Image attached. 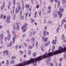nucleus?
<instances>
[{"label": "nucleus", "mask_w": 66, "mask_h": 66, "mask_svg": "<svg viewBox=\"0 0 66 66\" xmlns=\"http://www.w3.org/2000/svg\"><path fill=\"white\" fill-rule=\"evenodd\" d=\"M58 15H59V18H61V17H62V15H63V14H61V12H58Z\"/></svg>", "instance_id": "12"}, {"label": "nucleus", "mask_w": 66, "mask_h": 66, "mask_svg": "<svg viewBox=\"0 0 66 66\" xmlns=\"http://www.w3.org/2000/svg\"><path fill=\"white\" fill-rule=\"evenodd\" d=\"M16 23V25L15 26L16 29L17 30H19V27L18 26V23Z\"/></svg>", "instance_id": "7"}, {"label": "nucleus", "mask_w": 66, "mask_h": 66, "mask_svg": "<svg viewBox=\"0 0 66 66\" xmlns=\"http://www.w3.org/2000/svg\"><path fill=\"white\" fill-rule=\"evenodd\" d=\"M26 41L29 42L30 41V39H27L26 40Z\"/></svg>", "instance_id": "61"}, {"label": "nucleus", "mask_w": 66, "mask_h": 66, "mask_svg": "<svg viewBox=\"0 0 66 66\" xmlns=\"http://www.w3.org/2000/svg\"><path fill=\"white\" fill-rule=\"evenodd\" d=\"M56 41H57V40L56 39H55V41L54 42V40H53L52 41V44H53L54 45L56 44Z\"/></svg>", "instance_id": "10"}, {"label": "nucleus", "mask_w": 66, "mask_h": 66, "mask_svg": "<svg viewBox=\"0 0 66 66\" xmlns=\"http://www.w3.org/2000/svg\"><path fill=\"white\" fill-rule=\"evenodd\" d=\"M42 39L43 40V41L44 42H46L48 41V38L46 37L45 38L44 36H43L42 38Z\"/></svg>", "instance_id": "3"}, {"label": "nucleus", "mask_w": 66, "mask_h": 66, "mask_svg": "<svg viewBox=\"0 0 66 66\" xmlns=\"http://www.w3.org/2000/svg\"><path fill=\"white\" fill-rule=\"evenodd\" d=\"M11 16L9 15V20L11 19Z\"/></svg>", "instance_id": "63"}, {"label": "nucleus", "mask_w": 66, "mask_h": 66, "mask_svg": "<svg viewBox=\"0 0 66 66\" xmlns=\"http://www.w3.org/2000/svg\"><path fill=\"white\" fill-rule=\"evenodd\" d=\"M37 53L36 52H34L32 54L33 56V57H35Z\"/></svg>", "instance_id": "16"}, {"label": "nucleus", "mask_w": 66, "mask_h": 66, "mask_svg": "<svg viewBox=\"0 0 66 66\" xmlns=\"http://www.w3.org/2000/svg\"><path fill=\"white\" fill-rule=\"evenodd\" d=\"M15 38H16V37L15 36L13 37V38H12L13 40L12 43H13V44H14L15 42Z\"/></svg>", "instance_id": "13"}, {"label": "nucleus", "mask_w": 66, "mask_h": 66, "mask_svg": "<svg viewBox=\"0 0 66 66\" xmlns=\"http://www.w3.org/2000/svg\"><path fill=\"white\" fill-rule=\"evenodd\" d=\"M29 35L30 36H32V32H31L30 31L29 32Z\"/></svg>", "instance_id": "23"}, {"label": "nucleus", "mask_w": 66, "mask_h": 66, "mask_svg": "<svg viewBox=\"0 0 66 66\" xmlns=\"http://www.w3.org/2000/svg\"><path fill=\"white\" fill-rule=\"evenodd\" d=\"M44 28L45 30H47V27L46 26H45Z\"/></svg>", "instance_id": "53"}, {"label": "nucleus", "mask_w": 66, "mask_h": 66, "mask_svg": "<svg viewBox=\"0 0 66 66\" xmlns=\"http://www.w3.org/2000/svg\"><path fill=\"white\" fill-rule=\"evenodd\" d=\"M38 44V42H37L36 44V47H37L36 48L37 49H38V46H37V44Z\"/></svg>", "instance_id": "34"}, {"label": "nucleus", "mask_w": 66, "mask_h": 66, "mask_svg": "<svg viewBox=\"0 0 66 66\" xmlns=\"http://www.w3.org/2000/svg\"><path fill=\"white\" fill-rule=\"evenodd\" d=\"M3 53L4 54H5V53H6V55H8L9 54V51L8 50L7 51H4L3 52Z\"/></svg>", "instance_id": "11"}, {"label": "nucleus", "mask_w": 66, "mask_h": 66, "mask_svg": "<svg viewBox=\"0 0 66 66\" xmlns=\"http://www.w3.org/2000/svg\"><path fill=\"white\" fill-rule=\"evenodd\" d=\"M24 45L25 46V47H27V44L26 43H24Z\"/></svg>", "instance_id": "52"}, {"label": "nucleus", "mask_w": 66, "mask_h": 66, "mask_svg": "<svg viewBox=\"0 0 66 66\" xmlns=\"http://www.w3.org/2000/svg\"><path fill=\"white\" fill-rule=\"evenodd\" d=\"M32 47H34V45H35V43H32Z\"/></svg>", "instance_id": "59"}, {"label": "nucleus", "mask_w": 66, "mask_h": 66, "mask_svg": "<svg viewBox=\"0 0 66 66\" xmlns=\"http://www.w3.org/2000/svg\"><path fill=\"white\" fill-rule=\"evenodd\" d=\"M39 8V5H37V9H38Z\"/></svg>", "instance_id": "62"}, {"label": "nucleus", "mask_w": 66, "mask_h": 66, "mask_svg": "<svg viewBox=\"0 0 66 66\" xmlns=\"http://www.w3.org/2000/svg\"><path fill=\"white\" fill-rule=\"evenodd\" d=\"M9 36L10 38H11V34H10V33H9Z\"/></svg>", "instance_id": "54"}, {"label": "nucleus", "mask_w": 66, "mask_h": 66, "mask_svg": "<svg viewBox=\"0 0 66 66\" xmlns=\"http://www.w3.org/2000/svg\"><path fill=\"white\" fill-rule=\"evenodd\" d=\"M58 63L57 62H56L55 63V66H57L58 65V64H57Z\"/></svg>", "instance_id": "64"}, {"label": "nucleus", "mask_w": 66, "mask_h": 66, "mask_svg": "<svg viewBox=\"0 0 66 66\" xmlns=\"http://www.w3.org/2000/svg\"><path fill=\"white\" fill-rule=\"evenodd\" d=\"M60 11L61 12V13H62V12H63V11H65V9L63 8H61L60 9Z\"/></svg>", "instance_id": "14"}, {"label": "nucleus", "mask_w": 66, "mask_h": 66, "mask_svg": "<svg viewBox=\"0 0 66 66\" xmlns=\"http://www.w3.org/2000/svg\"><path fill=\"white\" fill-rule=\"evenodd\" d=\"M21 10V8L20 6H19L18 7L15 9V13L16 14H17V13H19Z\"/></svg>", "instance_id": "2"}, {"label": "nucleus", "mask_w": 66, "mask_h": 66, "mask_svg": "<svg viewBox=\"0 0 66 66\" xmlns=\"http://www.w3.org/2000/svg\"><path fill=\"white\" fill-rule=\"evenodd\" d=\"M11 2L9 1V7L11 5Z\"/></svg>", "instance_id": "27"}, {"label": "nucleus", "mask_w": 66, "mask_h": 66, "mask_svg": "<svg viewBox=\"0 0 66 66\" xmlns=\"http://www.w3.org/2000/svg\"><path fill=\"white\" fill-rule=\"evenodd\" d=\"M53 15L54 18H57V15L56 14V11H54L53 13Z\"/></svg>", "instance_id": "6"}, {"label": "nucleus", "mask_w": 66, "mask_h": 66, "mask_svg": "<svg viewBox=\"0 0 66 66\" xmlns=\"http://www.w3.org/2000/svg\"><path fill=\"white\" fill-rule=\"evenodd\" d=\"M15 48L16 49H17V48H18V46L17 45H16L15 46Z\"/></svg>", "instance_id": "56"}, {"label": "nucleus", "mask_w": 66, "mask_h": 66, "mask_svg": "<svg viewBox=\"0 0 66 66\" xmlns=\"http://www.w3.org/2000/svg\"><path fill=\"white\" fill-rule=\"evenodd\" d=\"M31 40H32V41H33L34 43H35V41H34L35 40V39L34 38H32L31 39Z\"/></svg>", "instance_id": "26"}, {"label": "nucleus", "mask_w": 66, "mask_h": 66, "mask_svg": "<svg viewBox=\"0 0 66 66\" xmlns=\"http://www.w3.org/2000/svg\"><path fill=\"white\" fill-rule=\"evenodd\" d=\"M63 56H64V59H66V54H63Z\"/></svg>", "instance_id": "47"}, {"label": "nucleus", "mask_w": 66, "mask_h": 66, "mask_svg": "<svg viewBox=\"0 0 66 66\" xmlns=\"http://www.w3.org/2000/svg\"><path fill=\"white\" fill-rule=\"evenodd\" d=\"M15 29H16V28H15V26L14 25V27H13V30H15Z\"/></svg>", "instance_id": "46"}, {"label": "nucleus", "mask_w": 66, "mask_h": 66, "mask_svg": "<svg viewBox=\"0 0 66 66\" xmlns=\"http://www.w3.org/2000/svg\"><path fill=\"white\" fill-rule=\"evenodd\" d=\"M51 6H49L48 7V9H49V10H51L50 9H51Z\"/></svg>", "instance_id": "51"}, {"label": "nucleus", "mask_w": 66, "mask_h": 66, "mask_svg": "<svg viewBox=\"0 0 66 66\" xmlns=\"http://www.w3.org/2000/svg\"><path fill=\"white\" fill-rule=\"evenodd\" d=\"M48 45L47 43H46L45 44L44 46L45 47H48Z\"/></svg>", "instance_id": "37"}, {"label": "nucleus", "mask_w": 66, "mask_h": 66, "mask_svg": "<svg viewBox=\"0 0 66 66\" xmlns=\"http://www.w3.org/2000/svg\"><path fill=\"white\" fill-rule=\"evenodd\" d=\"M22 36L23 37H25V36H26V34H24L23 35H22Z\"/></svg>", "instance_id": "58"}, {"label": "nucleus", "mask_w": 66, "mask_h": 66, "mask_svg": "<svg viewBox=\"0 0 66 66\" xmlns=\"http://www.w3.org/2000/svg\"><path fill=\"white\" fill-rule=\"evenodd\" d=\"M64 29H66V24H65L64 25Z\"/></svg>", "instance_id": "57"}, {"label": "nucleus", "mask_w": 66, "mask_h": 66, "mask_svg": "<svg viewBox=\"0 0 66 66\" xmlns=\"http://www.w3.org/2000/svg\"><path fill=\"white\" fill-rule=\"evenodd\" d=\"M22 32H23V33H24V32H25L26 31V28H24L22 30Z\"/></svg>", "instance_id": "25"}, {"label": "nucleus", "mask_w": 66, "mask_h": 66, "mask_svg": "<svg viewBox=\"0 0 66 66\" xmlns=\"http://www.w3.org/2000/svg\"><path fill=\"white\" fill-rule=\"evenodd\" d=\"M58 64L59 65L58 66H61L62 65V63H60Z\"/></svg>", "instance_id": "48"}, {"label": "nucleus", "mask_w": 66, "mask_h": 66, "mask_svg": "<svg viewBox=\"0 0 66 66\" xmlns=\"http://www.w3.org/2000/svg\"><path fill=\"white\" fill-rule=\"evenodd\" d=\"M12 45V42H11L9 45V47H10Z\"/></svg>", "instance_id": "28"}, {"label": "nucleus", "mask_w": 66, "mask_h": 66, "mask_svg": "<svg viewBox=\"0 0 66 66\" xmlns=\"http://www.w3.org/2000/svg\"><path fill=\"white\" fill-rule=\"evenodd\" d=\"M62 37L63 39H65V36H64V34H63L62 36Z\"/></svg>", "instance_id": "31"}, {"label": "nucleus", "mask_w": 66, "mask_h": 66, "mask_svg": "<svg viewBox=\"0 0 66 66\" xmlns=\"http://www.w3.org/2000/svg\"><path fill=\"white\" fill-rule=\"evenodd\" d=\"M50 66H54L52 63H50Z\"/></svg>", "instance_id": "43"}, {"label": "nucleus", "mask_w": 66, "mask_h": 66, "mask_svg": "<svg viewBox=\"0 0 66 66\" xmlns=\"http://www.w3.org/2000/svg\"><path fill=\"white\" fill-rule=\"evenodd\" d=\"M6 66H9V60H6Z\"/></svg>", "instance_id": "21"}, {"label": "nucleus", "mask_w": 66, "mask_h": 66, "mask_svg": "<svg viewBox=\"0 0 66 66\" xmlns=\"http://www.w3.org/2000/svg\"><path fill=\"white\" fill-rule=\"evenodd\" d=\"M2 63L3 64H4V61H2Z\"/></svg>", "instance_id": "60"}, {"label": "nucleus", "mask_w": 66, "mask_h": 66, "mask_svg": "<svg viewBox=\"0 0 66 66\" xmlns=\"http://www.w3.org/2000/svg\"><path fill=\"white\" fill-rule=\"evenodd\" d=\"M29 7H30V5H29L28 4H26L25 6V7H26L27 8V9H29Z\"/></svg>", "instance_id": "17"}, {"label": "nucleus", "mask_w": 66, "mask_h": 66, "mask_svg": "<svg viewBox=\"0 0 66 66\" xmlns=\"http://www.w3.org/2000/svg\"><path fill=\"white\" fill-rule=\"evenodd\" d=\"M15 19H16V14H14L13 18V20H15Z\"/></svg>", "instance_id": "19"}, {"label": "nucleus", "mask_w": 66, "mask_h": 66, "mask_svg": "<svg viewBox=\"0 0 66 66\" xmlns=\"http://www.w3.org/2000/svg\"><path fill=\"white\" fill-rule=\"evenodd\" d=\"M5 41L6 42V40H9V37H7V38L6 37L5 38Z\"/></svg>", "instance_id": "30"}, {"label": "nucleus", "mask_w": 66, "mask_h": 66, "mask_svg": "<svg viewBox=\"0 0 66 66\" xmlns=\"http://www.w3.org/2000/svg\"><path fill=\"white\" fill-rule=\"evenodd\" d=\"M28 26V24L27 23H25L24 24V26H23L21 28L22 29H23L24 28H26V26Z\"/></svg>", "instance_id": "9"}, {"label": "nucleus", "mask_w": 66, "mask_h": 66, "mask_svg": "<svg viewBox=\"0 0 66 66\" xmlns=\"http://www.w3.org/2000/svg\"><path fill=\"white\" fill-rule=\"evenodd\" d=\"M25 14L26 17H28L27 15H28V14L27 13H25Z\"/></svg>", "instance_id": "44"}, {"label": "nucleus", "mask_w": 66, "mask_h": 66, "mask_svg": "<svg viewBox=\"0 0 66 66\" xmlns=\"http://www.w3.org/2000/svg\"><path fill=\"white\" fill-rule=\"evenodd\" d=\"M19 52L20 53H21L22 54H23V51H19Z\"/></svg>", "instance_id": "41"}, {"label": "nucleus", "mask_w": 66, "mask_h": 66, "mask_svg": "<svg viewBox=\"0 0 66 66\" xmlns=\"http://www.w3.org/2000/svg\"><path fill=\"white\" fill-rule=\"evenodd\" d=\"M16 57V56H12L11 57V59H15Z\"/></svg>", "instance_id": "40"}, {"label": "nucleus", "mask_w": 66, "mask_h": 66, "mask_svg": "<svg viewBox=\"0 0 66 66\" xmlns=\"http://www.w3.org/2000/svg\"><path fill=\"white\" fill-rule=\"evenodd\" d=\"M28 48H29V49H32V46H31L30 45H29L28 46Z\"/></svg>", "instance_id": "36"}, {"label": "nucleus", "mask_w": 66, "mask_h": 66, "mask_svg": "<svg viewBox=\"0 0 66 66\" xmlns=\"http://www.w3.org/2000/svg\"><path fill=\"white\" fill-rule=\"evenodd\" d=\"M51 12V10H48L47 12V13H50Z\"/></svg>", "instance_id": "45"}, {"label": "nucleus", "mask_w": 66, "mask_h": 66, "mask_svg": "<svg viewBox=\"0 0 66 66\" xmlns=\"http://www.w3.org/2000/svg\"><path fill=\"white\" fill-rule=\"evenodd\" d=\"M41 11L40 10L39 11L38 14L40 16H41Z\"/></svg>", "instance_id": "29"}, {"label": "nucleus", "mask_w": 66, "mask_h": 66, "mask_svg": "<svg viewBox=\"0 0 66 66\" xmlns=\"http://www.w3.org/2000/svg\"><path fill=\"white\" fill-rule=\"evenodd\" d=\"M30 22L32 23H33L34 22V19H33L30 18Z\"/></svg>", "instance_id": "15"}, {"label": "nucleus", "mask_w": 66, "mask_h": 66, "mask_svg": "<svg viewBox=\"0 0 66 66\" xmlns=\"http://www.w3.org/2000/svg\"><path fill=\"white\" fill-rule=\"evenodd\" d=\"M6 23H9V16H7V18L6 19Z\"/></svg>", "instance_id": "18"}, {"label": "nucleus", "mask_w": 66, "mask_h": 66, "mask_svg": "<svg viewBox=\"0 0 66 66\" xmlns=\"http://www.w3.org/2000/svg\"><path fill=\"white\" fill-rule=\"evenodd\" d=\"M13 4L14 5H15V4H16V1H15V0H14L13 1Z\"/></svg>", "instance_id": "32"}, {"label": "nucleus", "mask_w": 66, "mask_h": 66, "mask_svg": "<svg viewBox=\"0 0 66 66\" xmlns=\"http://www.w3.org/2000/svg\"><path fill=\"white\" fill-rule=\"evenodd\" d=\"M3 17V15H1L0 19H2Z\"/></svg>", "instance_id": "38"}, {"label": "nucleus", "mask_w": 66, "mask_h": 66, "mask_svg": "<svg viewBox=\"0 0 66 66\" xmlns=\"http://www.w3.org/2000/svg\"><path fill=\"white\" fill-rule=\"evenodd\" d=\"M53 47V51L54 49H55V46L54 45H53L52 46Z\"/></svg>", "instance_id": "42"}, {"label": "nucleus", "mask_w": 66, "mask_h": 66, "mask_svg": "<svg viewBox=\"0 0 66 66\" xmlns=\"http://www.w3.org/2000/svg\"><path fill=\"white\" fill-rule=\"evenodd\" d=\"M4 6H5V3L4 2H3L2 4V5L1 7V9L2 10H3V8L4 7Z\"/></svg>", "instance_id": "5"}, {"label": "nucleus", "mask_w": 66, "mask_h": 66, "mask_svg": "<svg viewBox=\"0 0 66 66\" xmlns=\"http://www.w3.org/2000/svg\"><path fill=\"white\" fill-rule=\"evenodd\" d=\"M52 21H51L50 20H48V22H46V23H49V24H50V23H52Z\"/></svg>", "instance_id": "20"}, {"label": "nucleus", "mask_w": 66, "mask_h": 66, "mask_svg": "<svg viewBox=\"0 0 66 66\" xmlns=\"http://www.w3.org/2000/svg\"><path fill=\"white\" fill-rule=\"evenodd\" d=\"M62 2L63 4H64V2H65V1H64V0H62Z\"/></svg>", "instance_id": "55"}, {"label": "nucleus", "mask_w": 66, "mask_h": 66, "mask_svg": "<svg viewBox=\"0 0 66 66\" xmlns=\"http://www.w3.org/2000/svg\"><path fill=\"white\" fill-rule=\"evenodd\" d=\"M24 16L22 15L21 16L20 18L21 20H23V19H24Z\"/></svg>", "instance_id": "22"}, {"label": "nucleus", "mask_w": 66, "mask_h": 66, "mask_svg": "<svg viewBox=\"0 0 66 66\" xmlns=\"http://www.w3.org/2000/svg\"><path fill=\"white\" fill-rule=\"evenodd\" d=\"M3 37H4L3 34H1L0 35V39H1V40H2L3 39Z\"/></svg>", "instance_id": "8"}, {"label": "nucleus", "mask_w": 66, "mask_h": 66, "mask_svg": "<svg viewBox=\"0 0 66 66\" xmlns=\"http://www.w3.org/2000/svg\"><path fill=\"white\" fill-rule=\"evenodd\" d=\"M47 34V35H49V32H47L46 30H45L43 32V35L44 36H45L46 35V34Z\"/></svg>", "instance_id": "4"}, {"label": "nucleus", "mask_w": 66, "mask_h": 66, "mask_svg": "<svg viewBox=\"0 0 66 66\" xmlns=\"http://www.w3.org/2000/svg\"><path fill=\"white\" fill-rule=\"evenodd\" d=\"M28 54H31V50H28Z\"/></svg>", "instance_id": "39"}, {"label": "nucleus", "mask_w": 66, "mask_h": 66, "mask_svg": "<svg viewBox=\"0 0 66 66\" xmlns=\"http://www.w3.org/2000/svg\"><path fill=\"white\" fill-rule=\"evenodd\" d=\"M12 34L13 35H15L16 33H15V31L13 30L12 31Z\"/></svg>", "instance_id": "33"}, {"label": "nucleus", "mask_w": 66, "mask_h": 66, "mask_svg": "<svg viewBox=\"0 0 66 66\" xmlns=\"http://www.w3.org/2000/svg\"><path fill=\"white\" fill-rule=\"evenodd\" d=\"M63 48L62 47H59V50L53 52L49 53L48 54H46V52H45V54L44 55L41 56H40L39 57H37L36 58H32L30 59L29 60L27 61L26 62H24L22 63V66H24V65H26L28 64H30L31 63H33L35 62H36L35 63V65H36V61H40L41 60L44 59V58H47V59H48L49 61H47L46 62V64L47 65H49V64H50V61H51V59L50 58V56H52L53 55H55V54H59V53H61L63 52H65L66 51V46L65 45H63Z\"/></svg>", "instance_id": "1"}, {"label": "nucleus", "mask_w": 66, "mask_h": 66, "mask_svg": "<svg viewBox=\"0 0 66 66\" xmlns=\"http://www.w3.org/2000/svg\"><path fill=\"white\" fill-rule=\"evenodd\" d=\"M21 15H22V10H21L20 11V16H21Z\"/></svg>", "instance_id": "49"}, {"label": "nucleus", "mask_w": 66, "mask_h": 66, "mask_svg": "<svg viewBox=\"0 0 66 66\" xmlns=\"http://www.w3.org/2000/svg\"><path fill=\"white\" fill-rule=\"evenodd\" d=\"M60 29V28L59 27H58L56 29V32L57 33L58 32V31H59V30Z\"/></svg>", "instance_id": "24"}, {"label": "nucleus", "mask_w": 66, "mask_h": 66, "mask_svg": "<svg viewBox=\"0 0 66 66\" xmlns=\"http://www.w3.org/2000/svg\"><path fill=\"white\" fill-rule=\"evenodd\" d=\"M16 4H18L19 5H20V4L19 3V2H17L16 3Z\"/></svg>", "instance_id": "50"}, {"label": "nucleus", "mask_w": 66, "mask_h": 66, "mask_svg": "<svg viewBox=\"0 0 66 66\" xmlns=\"http://www.w3.org/2000/svg\"><path fill=\"white\" fill-rule=\"evenodd\" d=\"M14 63V60H12V61L10 62V64H13Z\"/></svg>", "instance_id": "35"}]
</instances>
